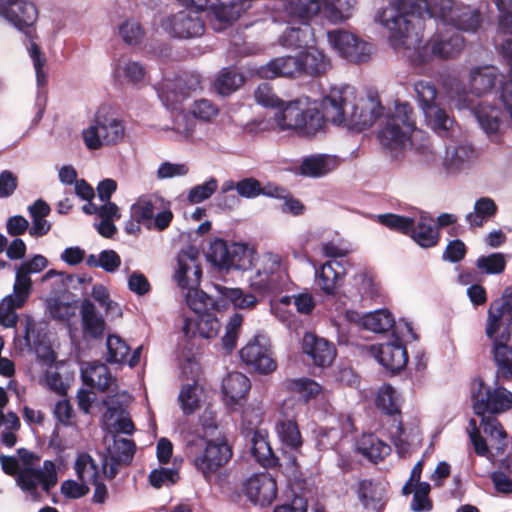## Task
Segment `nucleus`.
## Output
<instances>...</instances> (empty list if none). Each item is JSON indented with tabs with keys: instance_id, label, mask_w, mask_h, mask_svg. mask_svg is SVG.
Returning a JSON list of instances; mask_svg holds the SVG:
<instances>
[{
	"instance_id": "nucleus-9",
	"label": "nucleus",
	"mask_w": 512,
	"mask_h": 512,
	"mask_svg": "<svg viewBox=\"0 0 512 512\" xmlns=\"http://www.w3.org/2000/svg\"><path fill=\"white\" fill-rule=\"evenodd\" d=\"M84 143L90 150L99 149L102 145L115 144L124 137L122 121L108 116L104 109H99L95 115V124L83 130Z\"/></svg>"
},
{
	"instance_id": "nucleus-4",
	"label": "nucleus",
	"mask_w": 512,
	"mask_h": 512,
	"mask_svg": "<svg viewBox=\"0 0 512 512\" xmlns=\"http://www.w3.org/2000/svg\"><path fill=\"white\" fill-rule=\"evenodd\" d=\"M275 122L281 131L291 130L300 137L312 138L323 132L328 119L316 107H308L307 103L295 99L286 103L285 107L275 114Z\"/></svg>"
},
{
	"instance_id": "nucleus-43",
	"label": "nucleus",
	"mask_w": 512,
	"mask_h": 512,
	"mask_svg": "<svg viewBox=\"0 0 512 512\" xmlns=\"http://www.w3.org/2000/svg\"><path fill=\"white\" fill-rule=\"evenodd\" d=\"M498 207L493 199L481 197L474 204V212L466 215V221L471 228L482 227L490 218L494 217Z\"/></svg>"
},
{
	"instance_id": "nucleus-21",
	"label": "nucleus",
	"mask_w": 512,
	"mask_h": 512,
	"mask_svg": "<svg viewBox=\"0 0 512 512\" xmlns=\"http://www.w3.org/2000/svg\"><path fill=\"white\" fill-rule=\"evenodd\" d=\"M301 347L311 363L320 368L329 367L337 355L336 347L332 342L312 332L304 334Z\"/></svg>"
},
{
	"instance_id": "nucleus-62",
	"label": "nucleus",
	"mask_w": 512,
	"mask_h": 512,
	"mask_svg": "<svg viewBox=\"0 0 512 512\" xmlns=\"http://www.w3.org/2000/svg\"><path fill=\"white\" fill-rule=\"evenodd\" d=\"M254 98L259 105L266 108H278V111L283 109L287 103L274 93L273 88L268 83H262L257 87Z\"/></svg>"
},
{
	"instance_id": "nucleus-24",
	"label": "nucleus",
	"mask_w": 512,
	"mask_h": 512,
	"mask_svg": "<svg viewBox=\"0 0 512 512\" xmlns=\"http://www.w3.org/2000/svg\"><path fill=\"white\" fill-rule=\"evenodd\" d=\"M432 55L440 59L455 58L464 47V38L456 29L449 28L444 33L437 32L429 41Z\"/></svg>"
},
{
	"instance_id": "nucleus-6",
	"label": "nucleus",
	"mask_w": 512,
	"mask_h": 512,
	"mask_svg": "<svg viewBox=\"0 0 512 512\" xmlns=\"http://www.w3.org/2000/svg\"><path fill=\"white\" fill-rule=\"evenodd\" d=\"M132 219L142 224L148 230L162 232L166 230L174 219L171 203L158 194L140 196L130 206Z\"/></svg>"
},
{
	"instance_id": "nucleus-56",
	"label": "nucleus",
	"mask_w": 512,
	"mask_h": 512,
	"mask_svg": "<svg viewBox=\"0 0 512 512\" xmlns=\"http://www.w3.org/2000/svg\"><path fill=\"white\" fill-rule=\"evenodd\" d=\"M377 221L386 228L408 236L413 225V218L394 213H385L377 216Z\"/></svg>"
},
{
	"instance_id": "nucleus-42",
	"label": "nucleus",
	"mask_w": 512,
	"mask_h": 512,
	"mask_svg": "<svg viewBox=\"0 0 512 512\" xmlns=\"http://www.w3.org/2000/svg\"><path fill=\"white\" fill-rule=\"evenodd\" d=\"M358 451L369 460L377 463L387 456L391 448L374 434H364L358 442Z\"/></svg>"
},
{
	"instance_id": "nucleus-15",
	"label": "nucleus",
	"mask_w": 512,
	"mask_h": 512,
	"mask_svg": "<svg viewBox=\"0 0 512 512\" xmlns=\"http://www.w3.org/2000/svg\"><path fill=\"white\" fill-rule=\"evenodd\" d=\"M328 39L341 57L353 63L367 62L372 53V45L370 43L344 30L328 32Z\"/></svg>"
},
{
	"instance_id": "nucleus-41",
	"label": "nucleus",
	"mask_w": 512,
	"mask_h": 512,
	"mask_svg": "<svg viewBox=\"0 0 512 512\" xmlns=\"http://www.w3.org/2000/svg\"><path fill=\"white\" fill-rule=\"evenodd\" d=\"M284 387L289 393L297 394L306 403L315 399L321 392L322 386L307 377L287 379Z\"/></svg>"
},
{
	"instance_id": "nucleus-34",
	"label": "nucleus",
	"mask_w": 512,
	"mask_h": 512,
	"mask_svg": "<svg viewBox=\"0 0 512 512\" xmlns=\"http://www.w3.org/2000/svg\"><path fill=\"white\" fill-rule=\"evenodd\" d=\"M251 454L261 466L265 468H274L279 465V460L274 454L267 439L255 431L251 438Z\"/></svg>"
},
{
	"instance_id": "nucleus-46",
	"label": "nucleus",
	"mask_w": 512,
	"mask_h": 512,
	"mask_svg": "<svg viewBox=\"0 0 512 512\" xmlns=\"http://www.w3.org/2000/svg\"><path fill=\"white\" fill-rule=\"evenodd\" d=\"M500 110L496 107L481 103L475 110V116L487 134L496 133L501 124Z\"/></svg>"
},
{
	"instance_id": "nucleus-57",
	"label": "nucleus",
	"mask_w": 512,
	"mask_h": 512,
	"mask_svg": "<svg viewBox=\"0 0 512 512\" xmlns=\"http://www.w3.org/2000/svg\"><path fill=\"white\" fill-rule=\"evenodd\" d=\"M310 36L311 28L307 25L305 28L290 27L283 33L281 43L289 48H305L309 45Z\"/></svg>"
},
{
	"instance_id": "nucleus-45",
	"label": "nucleus",
	"mask_w": 512,
	"mask_h": 512,
	"mask_svg": "<svg viewBox=\"0 0 512 512\" xmlns=\"http://www.w3.org/2000/svg\"><path fill=\"white\" fill-rule=\"evenodd\" d=\"M186 302L188 307L197 314V316L204 313H211L213 310L217 309L216 302L198 287L188 289Z\"/></svg>"
},
{
	"instance_id": "nucleus-33",
	"label": "nucleus",
	"mask_w": 512,
	"mask_h": 512,
	"mask_svg": "<svg viewBox=\"0 0 512 512\" xmlns=\"http://www.w3.org/2000/svg\"><path fill=\"white\" fill-rule=\"evenodd\" d=\"M28 211L32 220L29 234L35 238L46 235L51 229V224L45 219L51 211L50 206L44 200L38 199L29 206Z\"/></svg>"
},
{
	"instance_id": "nucleus-30",
	"label": "nucleus",
	"mask_w": 512,
	"mask_h": 512,
	"mask_svg": "<svg viewBox=\"0 0 512 512\" xmlns=\"http://www.w3.org/2000/svg\"><path fill=\"white\" fill-rule=\"evenodd\" d=\"M320 0H285L284 12L290 22L308 23L321 11Z\"/></svg>"
},
{
	"instance_id": "nucleus-5",
	"label": "nucleus",
	"mask_w": 512,
	"mask_h": 512,
	"mask_svg": "<svg viewBox=\"0 0 512 512\" xmlns=\"http://www.w3.org/2000/svg\"><path fill=\"white\" fill-rule=\"evenodd\" d=\"M416 128L413 108L409 103H396L392 112L384 116L378 139L386 149H402Z\"/></svg>"
},
{
	"instance_id": "nucleus-20",
	"label": "nucleus",
	"mask_w": 512,
	"mask_h": 512,
	"mask_svg": "<svg viewBox=\"0 0 512 512\" xmlns=\"http://www.w3.org/2000/svg\"><path fill=\"white\" fill-rule=\"evenodd\" d=\"M391 341L372 346L371 350L381 365L392 373L404 369L408 363V353L402 340L392 334Z\"/></svg>"
},
{
	"instance_id": "nucleus-2",
	"label": "nucleus",
	"mask_w": 512,
	"mask_h": 512,
	"mask_svg": "<svg viewBox=\"0 0 512 512\" xmlns=\"http://www.w3.org/2000/svg\"><path fill=\"white\" fill-rule=\"evenodd\" d=\"M428 0H395L391 7L377 16L379 22L389 29V43L395 48L407 46V40L422 37L428 13Z\"/></svg>"
},
{
	"instance_id": "nucleus-1",
	"label": "nucleus",
	"mask_w": 512,
	"mask_h": 512,
	"mask_svg": "<svg viewBox=\"0 0 512 512\" xmlns=\"http://www.w3.org/2000/svg\"><path fill=\"white\" fill-rule=\"evenodd\" d=\"M82 377L87 385L101 392H115L103 401L106 411L102 416V427L107 431L103 473L111 479L128 462V394L117 392V380L103 363L91 364L82 371Z\"/></svg>"
},
{
	"instance_id": "nucleus-40",
	"label": "nucleus",
	"mask_w": 512,
	"mask_h": 512,
	"mask_svg": "<svg viewBox=\"0 0 512 512\" xmlns=\"http://www.w3.org/2000/svg\"><path fill=\"white\" fill-rule=\"evenodd\" d=\"M303 75L319 76L328 70L330 63L323 52L316 48L299 53Z\"/></svg>"
},
{
	"instance_id": "nucleus-10",
	"label": "nucleus",
	"mask_w": 512,
	"mask_h": 512,
	"mask_svg": "<svg viewBox=\"0 0 512 512\" xmlns=\"http://www.w3.org/2000/svg\"><path fill=\"white\" fill-rule=\"evenodd\" d=\"M347 89L348 87H332L329 93L322 98L321 108L332 124L351 130V121L357 120V118L361 119V106L348 101Z\"/></svg>"
},
{
	"instance_id": "nucleus-39",
	"label": "nucleus",
	"mask_w": 512,
	"mask_h": 512,
	"mask_svg": "<svg viewBox=\"0 0 512 512\" xmlns=\"http://www.w3.org/2000/svg\"><path fill=\"white\" fill-rule=\"evenodd\" d=\"M498 79L497 71L494 67L476 68L471 73L470 86L471 91L477 96L490 92L496 86Z\"/></svg>"
},
{
	"instance_id": "nucleus-54",
	"label": "nucleus",
	"mask_w": 512,
	"mask_h": 512,
	"mask_svg": "<svg viewBox=\"0 0 512 512\" xmlns=\"http://www.w3.org/2000/svg\"><path fill=\"white\" fill-rule=\"evenodd\" d=\"M32 290V281L29 276L23 274L16 268L15 282L13 286V294L6 296L9 302L15 301L14 306H23Z\"/></svg>"
},
{
	"instance_id": "nucleus-51",
	"label": "nucleus",
	"mask_w": 512,
	"mask_h": 512,
	"mask_svg": "<svg viewBox=\"0 0 512 512\" xmlns=\"http://www.w3.org/2000/svg\"><path fill=\"white\" fill-rule=\"evenodd\" d=\"M481 25V15L477 10H471L466 7L463 10L457 9L454 19H452L449 28L463 31L475 32Z\"/></svg>"
},
{
	"instance_id": "nucleus-38",
	"label": "nucleus",
	"mask_w": 512,
	"mask_h": 512,
	"mask_svg": "<svg viewBox=\"0 0 512 512\" xmlns=\"http://www.w3.org/2000/svg\"><path fill=\"white\" fill-rule=\"evenodd\" d=\"M71 378L72 374L68 372L64 362L48 367L44 375L47 387L59 396L66 395Z\"/></svg>"
},
{
	"instance_id": "nucleus-53",
	"label": "nucleus",
	"mask_w": 512,
	"mask_h": 512,
	"mask_svg": "<svg viewBox=\"0 0 512 512\" xmlns=\"http://www.w3.org/2000/svg\"><path fill=\"white\" fill-rule=\"evenodd\" d=\"M77 477L85 484L95 483L100 478L97 465L88 453H81L75 462Z\"/></svg>"
},
{
	"instance_id": "nucleus-14",
	"label": "nucleus",
	"mask_w": 512,
	"mask_h": 512,
	"mask_svg": "<svg viewBox=\"0 0 512 512\" xmlns=\"http://www.w3.org/2000/svg\"><path fill=\"white\" fill-rule=\"evenodd\" d=\"M502 298V302L495 301L488 310L485 333L492 343L505 332L512 339V288H506Z\"/></svg>"
},
{
	"instance_id": "nucleus-36",
	"label": "nucleus",
	"mask_w": 512,
	"mask_h": 512,
	"mask_svg": "<svg viewBox=\"0 0 512 512\" xmlns=\"http://www.w3.org/2000/svg\"><path fill=\"white\" fill-rule=\"evenodd\" d=\"M251 6L252 0H232L229 4H222L219 1L213 14L220 24L228 26L238 20Z\"/></svg>"
},
{
	"instance_id": "nucleus-64",
	"label": "nucleus",
	"mask_w": 512,
	"mask_h": 512,
	"mask_svg": "<svg viewBox=\"0 0 512 512\" xmlns=\"http://www.w3.org/2000/svg\"><path fill=\"white\" fill-rule=\"evenodd\" d=\"M429 119L433 130L441 137H448L449 132L454 124V120L450 118L445 109L435 106L432 109V115L426 117Z\"/></svg>"
},
{
	"instance_id": "nucleus-17",
	"label": "nucleus",
	"mask_w": 512,
	"mask_h": 512,
	"mask_svg": "<svg viewBox=\"0 0 512 512\" xmlns=\"http://www.w3.org/2000/svg\"><path fill=\"white\" fill-rule=\"evenodd\" d=\"M163 26L171 36L180 39L199 37L205 31V24L200 15L190 9L169 16Z\"/></svg>"
},
{
	"instance_id": "nucleus-18",
	"label": "nucleus",
	"mask_w": 512,
	"mask_h": 512,
	"mask_svg": "<svg viewBox=\"0 0 512 512\" xmlns=\"http://www.w3.org/2000/svg\"><path fill=\"white\" fill-rule=\"evenodd\" d=\"M245 496L255 505L269 506L277 497V484L269 473L254 474L242 484Z\"/></svg>"
},
{
	"instance_id": "nucleus-3",
	"label": "nucleus",
	"mask_w": 512,
	"mask_h": 512,
	"mask_svg": "<svg viewBox=\"0 0 512 512\" xmlns=\"http://www.w3.org/2000/svg\"><path fill=\"white\" fill-rule=\"evenodd\" d=\"M186 453L192 458L195 469L210 481L231 461L233 447L226 436L206 440L189 437L186 440Z\"/></svg>"
},
{
	"instance_id": "nucleus-22",
	"label": "nucleus",
	"mask_w": 512,
	"mask_h": 512,
	"mask_svg": "<svg viewBox=\"0 0 512 512\" xmlns=\"http://www.w3.org/2000/svg\"><path fill=\"white\" fill-rule=\"evenodd\" d=\"M261 79H274L277 77H298L303 75L300 56H283L270 60L267 64L251 70Z\"/></svg>"
},
{
	"instance_id": "nucleus-60",
	"label": "nucleus",
	"mask_w": 512,
	"mask_h": 512,
	"mask_svg": "<svg viewBox=\"0 0 512 512\" xmlns=\"http://www.w3.org/2000/svg\"><path fill=\"white\" fill-rule=\"evenodd\" d=\"M300 170L304 176L322 177L330 171L328 158L323 155L307 157L303 160Z\"/></svg>"
},
{
	"instance_id": "nucleus-35",
	"label": "nucleus",
	"mask_w": 512,
	"mask_h": 512,
	"mask_svg": "<svg viewBox=\"0 0 512 512\" xmlns=\"http://www.w3.org/2000/svg\"><path fill=\"white\" fill-rule=\"evenodd\" d=\"M244 82V75L236 67H225L216 77L214 88L218 94L229 96L237 91Z\"/></svg>"
},
{
	"instance_id": "nucleus-11",
	"label": "nucleus",
	"mask_w": 512,
	"mask_h": 512,
	"mask_svg": "<svg viewBox=\"0 0 512 512\" xmlns=\"http://www.w3.org/2000/svg\"><path fill=\"white\" fill-rule=\"evenodd\" d=\"M286 273L277 254L264 255L260 267L250 279V287L260 295L277 292L286 282Z\"/></svg>"
},
{
	"instance_id": "nucleus-58",
	"label": "nucleus",
	"mask_w": 512,
	"mask_h": 512,
	"mask_svg": "<svg viewBox=\"0 0 512 512\" xmlns=\"http://www.w3.org/2000/svg\"><path fill=\"white\" fill-rule=\"evenodd\" d=\"M199 424L201 434L195 435L194 437L206 440L209 438H216L218 436H226L219 429L216 412L210 408H206L200 415Z\"/></svg>"
},
{
	"instance_id": "nucleus-13",
	"label": "nucleus",
	"mask_w": 512,
	"mask_h": 512,
	"mask_svg": "<svg viewBox=\"0 0 512 512\" xmlns=\"http://www.w3.org/2000/svg\"><path fill=\"white\" fill-rule=\"evenodd\" d=\"M240 358L255 372L268 375L277 369L270 341L263 335H255L239 351Z\"/></svg>"
},
{
	"instance_id": "nucleus-28",
	"label": "nucleus",
	"mask_w": 512,
	"mask_h": 512,
	"mask_svg": "<svg viewBox=\"0 0 512 512\" xmlns=\"http://www.w3.org/2000/svg\"><path fill=\"white\" fill-rule=\"evenodd\" d=\"M220 327L219 320L211 312L198 315L194 323L190 318H185L182 331L187 338H192L198 334L202 338L211 339L218 335Z\"/></svg>"
},
{
	"instance_id": "nucleus-63",
	"label": "nucleus",
	"mask_w": 512,
	"mask_h": 512,
	"mask_svg": "<svg viewBox=\"0 0 512 512\" xmlns=\"http://www.w3.org/2000/svg\"><path fill=\"white\" fill-rule=\"evenodd\" d=\"M107 357L109 363L121 364L125 362L128 355V345L116 335H109L106 341Z\"/></svg>"
},
{
	"instance_id": "nucleus-27",
	"label": "nucleus",
	"mask_w": 512,
	"mask_h": 512,
	"mask_svg": "<svg viewBox=\"0 0 512 512\" xmlns=\"http://www.w3.org/2000/svg\"><path fill=\"white\" fill-rule=\"evenodd\" d=\"M345 277V269L338 261H327L316 272V283L326 295H336Z\"/></svg>"
},
{
	"instance_id": "nucleus-48",
	"label": "nucleus",
	"mask_w": 512,
	"mask_h": 512,
	"mask_svg": "<svg viewBox=\"0 0 512 512\" xmlns=\"http://www.w3.org/2000/svg\"><path fill=\"white\" fill-rule=\"evenodd\" d=\"M362 323L364 328L368 330L376 333H384L394 326L395 320L389 310L380 309L366 314L362 319Z\"/></svg>"
},
{
	"instance_id": "nucleus-47",
	"label": "nucleus",
	"mask_w": 512,
	"mask_h": 512,
	"mask_svg": "<svg viewBox=\"0 0 512 512\" xmlns=\"http://www.w3.org/2000/svg\"><path fill=\"white\" fill-rule=\"evenodd\" d=\"M417 98L426 117L432 115L436 105L437 89L431 81L419 80L414 84Z\"/></svg>"
},
{
	"instance_id": "nucleus-29",
	"label": "nucleus",
	"mask_w": 512,
	"mask_h": 512,
	"mask_svg": "<svg viewBox=\"0 0 512 512\" xmlns=\"http://www.w3.org/2000/svg\"><path fill=\"white\" fill-rule=\"evenodd\" d=\"M119 37L122 43L115 46L113 51V79L120 87L128 83V58L126 46L128 45V21L125 20L119 26Z\"/></svg>"
},
{
	"instance_id": "nucleus-49",
	"label": "nucleus",
	"mask_w": 512,
	"mask_h": 512,
	"mask_svg": "<svg viewBox=\"0 0 512 512\" xmlns=\"http://www.w3.org/2000/svg\"><path fill=\"white\" fill-rule=\"evenodd\" d=\"M384 107L379 101H371L369 105H362L360 109V118L351 121V130L357 133L371 127L375 121L383 114Z\"/></svg>"
},
{
	"instance_id": "nucleus-26",
	"label": "nucleus",
	"mask_w": 512,
	"mask_h": 512,
	"mask_svg": "<svg viewBox=\"0 0 512 512\" xmlns=\"http://www.w3.org/2000/svg\"><path fill=\"white\" fill-rule=\"evenodd\" d=\"M250 388V379L241 372H231L222 381V392L226 398V404L233 410L246 400Z\"/></svg>"
},
{
	"instance_id": "nucleus-44",
	"label": "nucleus",
	"mask_w": 512,
	"mask_h": 512,
	"mask_svg": "<svg viewBox=\"0 0 512 512\" xmlns=\"http://www.w3.org/2000/svg\"><path fill=\"white\" fill-rule=\"evenodd\" d=\"M276 429L283 445L291 450H298L302 447V436L295 420H280L276 425Z\"/></svg>"
},
{
	"instance_id": "nucleus-19",
	"label": "nucleus",
	"mask_w": 512,
	"mask_h": 512,
	"mask_svg": "<svg viewBox=\"0 0 512 512\" xmlns=\"http://www.w3.org/2000/svg\"><path fill=\"white\" fill-rule=\"evenodd\" d=\"M178 269L175 273V280L182 289L199 287L202 268L199 263V252L194 247L182 250L177 256Z\"/></svg>"
},
{
	"instance_id": "nucleus-32",
	"label": "nucleus",
	"mask_w": 512,
	"mask_h": 512,
	"mask_svg": "<svg viewBox=\"0 0 512 512\" xmlns=\"http://www.w3.org/2000/svg\"><path fill=\"white\" fill-rule=\"evenodd\" d=\"M80 312L84 337L101 338L105 330V321L97 314L94 304L90 300H84Z\"/></svg>"
},
{
	"instance_id": "nucleus-37",
	"label": "nucleus",
	"mask_w": 512,
	"mask_h": 512,
	"mask_svg": "<svg viewBox=\"0 0 512 512\" xmlns=\"http://www.w3.org/2000/svg\"><path fill=\"white\" fill-rule=\"evenodd\" d=\"M427 20L433 21L438 27L440 24L449 27L457 11L454 0H430L428 1Z\"/></svg>"
},
{
	"instance_id": "nucleus-59",
	"label": "nucleus",
	"mask_w": 512,
	"mask_h": 512,
	"mask_svg": "<svg viewBox=\"0 0 512 512\" xmlns=\"http://www.w3.org/2000/svg\"><path fill=\"white\" fill-rule=\"evenodd\" d=\"M242 324H243V315L240 313H234L230 317V319L226 325L225 334L222 337L221 341H222L223 348L228 353H231L237 345V341H238V338L240 335Z\"/></svg>"
},
{
	"instance_id": "nucleus-23",
	"label": "nucleus",
	"mask_w": 512,
	"mask_h": 512,
	"mask_svg": "<svg viewBox=\"0 0 512 512\" xmlns=\"http://www.w3.org/2000/svg\"><path fill=\"white\" fill-rule=\"evenodd\" d=\"M376 407L386 416L392 419V427L395 434L402 436L404 426L402 421L400 395L391 384H384L378 391L375 399Z\"/></svg>"
},
{
	"instance_id": "nucleus-25",
	"label": "nucleus",
	"mask_w": 512,
	"mask_h": 512,
	"mask_svg": "<svg viewBox=\"0 0 512 512\" xmlns=\"http://www.w3.org/2000/svg\"><path fill=\"white\" fill-rule=\"evenodd\" d=\"M510 340L505 332L492 343L491 355L496 368L497 383L512 381V346L508 345Z\"/></svg>"
},
{
	"instance_id": "nucleus-52",
	"label": "nucleus",
	"mask_w": 512,
	"mask_h": 512,
	"mask_svg": "<svg viewBox=\"0 0 512 512\" xmlns=\"http://www.w3.org/2000/svg\"><path fill=\"white\" fill-rule=\"evenodd\" d=\"M86 265L90 268H102L108 273H113L120 267L121 258L114 250H103L99 255H88Z\"/></svg>"
},
{
	"instance_id": "nucleus-8",
	"label": "nucleus",
	"mask_w": 512,
	"mask_h": 512,
	"mask_svg": "<svg viewBox=\"0 0 512 512\" xmlns=\"http://www.w3.org/2000/svg\"><path fill=\"white\" fill-rule=\"evenodd\" d=\"M207 259L220 270H248L253 264V252L245 244H229L216 238L210 243Z\"/></svg>"
},
{
	"instance_id": "nucleus-50",
	"label": "nucleus",
	"mask_w": 512,
	"mask_h": 512,
	"mask_svg": "<svg viewBox=\"0 0 512 512\" xmlns=\"http://www.w3.org/2000/svg\"><path fill=\"white\" fill-rule=\"evenodd\" d=\"M219 293L224 300L231 302L237 309H253L258 303L252 293H244L240 288L219 287Z\"/></svg>"
},
{
	"instance_id": "nucleus-55",
	"label": "nucleus",
	"mask_w": 512,
	"mask_h": 512,
	"mask_svg": "<svg viewBox=\"0 0 512 512\" xmlns=\"http://www.w3.org/2000/svg\"><path fill=\"white\" fill-rule=\"evenodd\" d=\"M357 0H324V12L331 21H343L350 16Z\"/></svg>"
},
{
	"instance_id": "nucleus-61",
	"label": "nucleus",
	"mask_w": 512,
	"mask_h": 512,
	"mask_svg": "<svg viewBox=\"0 0 512 512\" xmlns=\"http://www.w3.org/2000/svg\"><path fill=\"white\" fill-rule=\"evenodd\" d=\"M477 269L483 274H501L506 268V260L502 253L482 255L476 260Z\"/></svg>"
},
{
	"instance_id": "nucleus-16",
	"label": "nucleus",
	"mask_w": 512,
	"mask_h": 512,
	"mask_svg": "<svg viewBox=\"0 0 512 512\" xmlns=\"http://www.w3.org/2000/svg\"><path fill=\"white\" fill-rule=\"evenodd\" d=\"M57 480L56 465L51 460H45L43 462V469L26 468L22 470L17 477L19 487L29 492L34 499H38L39 497L37 492L39 485L42 486L45 492L49 493L57 484Z\"/></svg>"
},
{
	"instance_id": "nucleus-31",
	"label": "nucleus",
	"mask_w": 512,
	"mask_h": 512,
	"mask_svg": "<svg viewBox=\"0 0 512 512\" xmlns=\"http://www.w3.org/2000/svg\"><path fill=\"white\" fill-rule=\"evenodd\" d=\"M408 236L421 248H432L440 241V232L435 229L433 219L421 216L418 222L413 218V225Z\"/></svg>"
},
{
	"instance_id": "nucleus-12",
	"label": "nucleus",
	"mask_w": 512,
	"mask_h": 512,
	"mask_svg": "<svg viewBox=\"0 0 512 512\" xmlns=\"http://www.w3.org/2000/svg\"><path fill=\"white\" fill-rule=\"evenodd\" d=\"M0 16L5 18L25 36L34 41L36 32L34 24L38 19V10L29 0H0Z\"/></svg>"
},
{
	"instance_id": "nucleus-7",
	"label": "nucleus",
	"mask_w": 512,
	"mask_h": 512,
	"mask_svg": "<svg viewBox=\"0 0 512 512\" xmlns=\"http://www.w3.org/2000/svg\"><path fill=\"white\" fill-rule=\"evenodd\" d=\"M473 411L478 416L505 412L512 407V393L498 386L488 387L482 378L473 379L470 387Z\"/></svg>"
}]
</instances>
